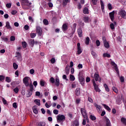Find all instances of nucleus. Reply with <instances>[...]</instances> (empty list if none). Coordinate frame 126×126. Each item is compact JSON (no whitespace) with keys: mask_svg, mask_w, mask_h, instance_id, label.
Returning a JSON list of instances; mask_svg holds the SVG:
<instances>
[{"mask_svg":"<svg viewBox=\"0 0 126 126\" xmlns=\"http://www.w3.org/2000/svg\"><path fill=\"white\" fill-rule=\"evenodd\" d=\"M22 3H29L28 0H22Z\"/></svg>","mask_w":126,"mask_h":126,"instance_id":"60","label":"nucleus"},{"mask_svg":"<svg viewBox=\"0 0 126 126\" xmlns=\"http://www.w3.org/2000/svg\"><path fill=\"white\" fill-rule=\"evenodd\" d=\"M90 80H91L90 77H87V78L86 79V82H87V83L90 82Z\"/></svg>","mask_w":126,"mask_h":126,"instance_id":"64","label":"nucleus"},{"mask_svg":"<svg viewBox=\"0 0 126 126\" xmlns=\"http://www.w3.org/2000/svg\"><path fill=\"white\" fill-rule=\"evenodd\" d=\"M77 54L78 55H80V54H81V53H82V49H81V47H80V43H78L77 44Z\"/></svg>","mask_w":126,"mask_h":126,"instance_id":"12","label":"nucleus"},{"mask_svg":"<svg viewBox=\"0 0 126 126\" xmlns=\"http://www.w3.org/2000/svg\"><path fill=\"white\" fill-rule=\"evenodd\" d=\"M34 102L35 103L37 106H41V102L40 99H35Z\"/></svg>","mask_w":126,"mask_h":126,"instance_id":"26","label":"nucleus"},{"mask_svg":"<svg viewBox=\"0 0 126 126\" xmlns=\"http://www.w3.org/2000/svg\"><path fill=\"white\" fill-rule=\"evenodd\" d=\"M13 91L15 92V93L17 94L19 91V89L17 87H16L15 89H14Z\"/></svg>","mask_w":126,"mask_h":126,"instance_id":"51","label":"nucleus"},{"mask_svg":"<svg viewBox=\"0 0 126 126\" xmlns=\"http://www.w3.org/2000/svg\"><path fill=\"white\" fill-rule=\"evenodd\" d=\"M5 81L6 82H8V83H9L11 82V79H10V77H6L5 78Z\"/></svg>","mask_w":126,"mask_h":126,"instance_id":"40","label":"nucleus"},{"mask_svg":"<svg viewBox=\"0 0 126 126\" xmlns=\"http://www.w3.org/2000/svg\"><path fill=\"white\" fill-rule=\"evenodd\" d=\"M102 40L104 43V46L106 48V49H109L110 48V45H109V42L107 41V39H106V37H103L102 38Z\"/></svg>","mask_w":126,"mask_h":126,"instance_id":"5","label":"nucleus"},{"mask_svg":"<svg viewBox=\"0 0 126 126\" xmlns=\"http://www.w3.org/2000/svg\"><path fill=\"white\" fill-rule=\"evenodd\" d=\"M104 87L105 89V91L107 92H110V89L109 88V87H108V85L106 84H104Z\"/></svg>","mask_w":126,"mask_h":126,"instance_id":"31","label":"nucleus"},{"mask_svg":"<svg viewBox=\"0 0 126 126\" xmlns=\"http://www.w3.org/2000/svg\"><path fill=\"white\" fill-rule=\"evenodd\" d=\"M45 82L44 81V80H41L40 81V86H42V87H44L45 86Z\"/></svg>","mask_w":126,"mask_h":126,"instance_id":"36","label":"nucleus"},{"mask_svg":"<svg viewBox=\"0 0 126 126\" xmlns=\"http://www.w3.org/2000/svg\"><path fill=\"white\" fill-rule=\"evenodd\" d=\"M90 119L92 120V121H95L96 117L94 115H91L90 116Z\"/></svg>","mask_w":126,"mask_h":126,"instance_id":"39","label":"nucleus"},{"mask_svg":"<svg viewBox=\"0 0 126 126\" xmlns=\"http://www.w3.org/2000/svg\"><path fill=\"white\" fill-rule=\"evenodd\" d=\"M76 96H79L80 95V88H77L76 89Z\"/></svg>","mask_w":126,"mask_h":126,"instance_id":"28","label":"nucleus"},{"mask_svg":"<svg viewBox=\"0 0 126 126\" xmlns=\"http://www.w3.org/2000/svg\"><path fill=\"white\" fill-rule=\"evenodd\" d=\"M94 106L96 108V109L97 112H98V113H100L101 112V111H102V106L97 104V103H94Z\"/></svg>","mask_w":126,"mask_h":126,"instance_id":"15","label":"nucleus"},{"mask_svg":"<svg viewBox=\"0 0 126 126\" xmlns=\"http://www.w3.org/2000/svg\"><path fill=\"white\" fill-rule=\"evenodd\" d=\"M55 81V85H56L57 87H59V86H60V79H59V78H56Z\"/></svg>","mask_w":126,"mask_h":126,"instance_id":"29","label":"nucleus"},{"mask_svg":"<svg viewBox=\"0 0 126 126\" xmlns=\"http://www.w3.org/2000/svg\"><path fill=\"white\" fill-rule=\"evenodd\" d=\"M44 95L45 97H47L49 95V93H50L49 92L46 91V90H44Z\"/></svg>","mask_w":126,"mask_h":126,"instance_id":"61","label":"nucleus"},{"mask_svg":"<svg viewBox=\"0 0 126 126\" xmlns=\"http://www.w3.org/2000/svg\"><path fill=\"white\" fill-rule=\"evenodd\" d=\"M70 69L69 68V65L68 64H67L65 68V73H66V74H67V75L69 74V70Z\"/></svg>","mask_w":126,"mask_h":126,"instance_id":"18","label":"nucleus"},{"mask_svg":"<svg viewBox=\"0 0 126 126\" xmlns=\"http://www.w3.org/2000/svg\"><path fill=\"white\" fill-rule=\"evenodd\" d=\"M2 101L4 105H6L7 104V101H6L4 98L2 99Z\"/></svg>","mask_w":126,"mask_h":126,"instance_id":"57","label":"nucleus"},{"mask_svg":"<svg viewBox=\"0 0 126 126\" xmlns=\"http://www.w3.org/2000/svg\"><path fill=\"white\" fill-rule=\"evenodd\" d=\"M93 84L94 90H95L96 92H101V90H100V89H99V85H96V82H95V80H94L93 81Z\"/></svg>","mask_w":126,"mask_h":126,"instance_id":"4","label":"nucleus"},{"mask_svg":"<svg viewBox=\"0 0 126 126\" xmlns=\"http://www.w3.org/2000/svg\"><path fill=\"white\" fill-rule=\"evenodd\" d=\"M97 1H98V0H92V2L94 5L97 4Z\"/></svg>","mask_w":126,"mask_h":126,"instance_id":"55","label":"nucleus"},{"mask_svg":"<svg viewBox=\"0 0 126 126\" xmlns=\"http://www.w3.org/2000/svg\"><path fill=\"white\" fill-rule=\"evenodd\" d=\"M120 80L121 83L125 82V78L124 76L120 77Z\"/></svg>","mask_w":126,"mask_h":126,"instance_id":"49","label":"nucleus"},{"mask_svg":"<svg viewBox=\"0 0 126 126\" xmlns=\"http://www.w3.org/2000/svg\"><path fill=\"white\" fill-rule=\"evenodd\" d=\"M29 86H30V90L32 91H33V90H34V86H33V84H32V83H31L30 85H29Z\"/></svg>","mask_w":126,"mask_h":126,"instance_id":"43","label":"nucleus"},{"mask_svg":"<svg viewBox=\"0 0 126 126\" xmlns=\"http://www.w3.org/2000/svg\"><path fill=\"white\" fill-rule=\"evenodd\" d=\"M13 66L14 69H17V68H18V65H17V64L15 63H13Z\"/></svg>","mask_w":126,"mask_h":126,"instance_id":"41","label":"nucleus"},{"mask_svg":"<svg viewBox=\"0 0 126 126\" xmlns=\"http://www.w3.org/2000/svg\"><path fill=\"white\" fill-rule=\"evenodd\" d=\"M22 47H23V48H24V49H25V48H26V47H27V43H26V42H25V41H23L22 42Z\"/></svg>","mask_w":126,"mask_h":126,"instance_id":"38","label":"nucleus"},{"mask_svg":"<svg viewBox=\"0 0 126 126\" xmlns=\"http://www.w3.org/2000/svg\"><path fill=\"white\" fill-rule=\"evenodd\" d=\"M43 24H44V25H48L49 21H48V20L44 19L43 20Z\"/></svg>","mask_w":126,"mask_h":126,"instance_id":"45","label":"nucleus"},{"mask_svg":"<svg viewBox=\"0 0 126 126\" xmlns=\"http://www.w3.org/2000/svg\"><path fill=\"white\" fill-rule=\"evenodd\" d=\"M23 82L26 86H29V77H25L23 79Z\"/></svg>","mask_w":126,"mask_h":126,"instance_id":"10","label":"nucleus"},{"mask_svg":"<svg viewBox=\"0 0 126 126\" xmlns=\"http://www.w3.org/2000/svg\"><path fill=\"white\" fill-rule=\"evenodd\" d=\"M6 7H7V8H10V7H11V3H7L6 4Z\"/></svg>","mask_w":126,"mask_h":126,"instance_id":"58","label":"nucleus"},{"mask_svg":"<svg viewBox=\"0 0 126 126\" xmlns=\"http://www.w3.org/2000/svg\"><path fill=\"white\" fill-rule=\"evenodd\" d=\"M78 35L80 38H81L83 34H82V29L81 27H79L77 29Z\"/></svg>","mask_w":126,"mask_h":126,"instance_id":"14","label":"nucleus"},{"mask_svg":"<svg viewBox=\"0 0 126 126\" xmlns=\"http://www.w3.org/2000/svg\"><path fill=\"white\" fill-rule=\"evenodd\" d=\"M5 27L7 29L9 30H11L12 29V28H11V26H10V24L8 21L6 22Z\"/></svg>","mask_w":126,"mask_h":126,"instance_id":"20","label":"nucleus"},{"mask_svg":"<svg viewBox=\"0 0 126 126\" xmlns=\"http://www.w3.org/2000/svg\"><path fill=\"white\" fill-rule=\"evenodd\" d=\"M46 126V123L44 122H40L38 123L37 126Z\"/></svg>","mask_w":126,"mask_h":126,"instance_id":"33","label":"nucleus"},{"mask_svg":"<svg viewBox=\"0 0 126 126\" xmlns=\"http://www.w3.org/2000/svg\"><path fill=\"white\" fill-rule=\"evenodd\" d=\"M57 121H59V122H63V121L65 120V116H64V115L59 114L57 117Z\"/></svg>","mask_w":126,"mask_h":126,"instance_id":"6","label":"nucleus"},{"mask_svg":"<svg viewBox=\"0 0 126 126\" xmlns=\"http://www.w3.org/2000/svg\"><path fill=\"white\" fill-rule=\"evenodd\" d=\"M31 37L33 39V38H35L36 37V33H32L30 34Z\"/></svg>","mask_w":126,"mask_h":126,"instance_id":"50","label":"nucleus"},{"mask_svg":"<svg viewBox=\"0 0 126 126\" xmlns=\"http://www.w3.org/2000/svg\"><path fill=\"white\" fill-rule=\"evenodd\" d=\"M94 76L95 81H99V82H101L102 79L100 78L99 74L94 73Z\"/></svg>","mask_w":126,"mask_h":126,"instance_id":"7","label":"nucleus"},{"mask_svg":"<svg viewBox=\"0 0 126 126\" xmlns=\"http://www.w3.org/2000/svg\"><path fill=\"white\" fill-rule=\"evenodd\" d=\"M95 44H96L97 47H99V46H100V45H101V43L100 42V41L99 40H96Z\"/></svg>","mask_w":126,"mask_h":126,"instance_id":"48","label":"nucleus"},{"mask_svg":"<svg viewBox=\"0 0 126 126\" xmlns=\"http://www.w3.org/2000/svg\"><path fill=\"white\" fill-rule=\"evenodd\" d=\"M50 81L51 83H55V79L54 78V77H52L50 78Z\"/></svg>","mask_w":126,"mask_h":126,"instance_id":"53","label":"nucleus"},{"mask_svg":"<svg viewBox=\"0 0 126 126\" xmlns=\"http://www.w3.org/2000/svg\"><path fill=\"white\" fill-rule=\"evenodd\" d=\"M81 113L84 119H86L87 123H89V118H88V115L87 114V112H86V110H85V108H81Z\"/></svg>","mask_w":126,"mask_h":126,"instance_id":"1","label":"nucleus"},{"mask_svg":"<svg viewBox=\"0 0 126 126\" xmlns=\"http://www.w3.org/2000/svg\"><path fill=\"white\" fill-rule=\"evenodd\" d=\"M83 20L85 23H88V21H89V17H84Z\"/></svg>","mask_w":126,"mask_h":126,"instance_id":"35","label":"nucleus"},{"mask_svg":"<svg viewBox=\"0 0 126 126\" xmlns=\"http://www.w3.org/2000/svg\"><path fill=\"white\" fill-rule=\"evenodd\" d=\"M70 2V0H63V3L62 4L63 7L66 6L67 4L68 3H69Z\"/></svg>","mask_w":126,"mask_h":126,"instance_id":"17","label":"nucleus"},{"mask_svg":"<svg viewBox=\"0 0 126 126\" xmlns=\"http://www.w3.org/2000/svg\"><path fill=\"white\" fill-rule=\"evenodd\" d=\"M105 126H112V124H111V121H110V120L107 117H105Z\"/></svg>","mask_w":126,"mask_h":126,"instance_id":"16","label":"nucleus"},{"mask_svg":"<svg viewBox=\"0 0 126 126\" xmlns=\"http://www.w3.org/2000/svg\"><path fill=\"white\" fill-rule=\"evenodd\" d=\"M16 55L17 56H16V57H18V58H21V54H20V52H17Z\"/></svg>","mask_w":126,"mask_h":126,"instance_id":"62","label":"nucleus"},{"mask_svg":"<svg viewBox=\"0 0 126 126\" xmlns=\"http://www.w3.org/2000/svg\"><path fill=\"white\" fill-rule=\"evenodd\" d=\"M110 27L111 30H114L115 29V25H114V24L112 23L110 25Z\"/></svg>","mask_w":126,"mask_h":126,"instance_id":"44","label":"nucleus"},{"mask_svg":"<svg viewBox=\"0 0 126 126\" xmlns=\"http://www.w3.org/2000/svg\"><path fill=\"white\" fill-rule=\"evenodd\" d=\"M109 17L112 22L115 20V11L109 13Z\"/></svg>","mask_w":126,"mask_h":126,"instance_id":"11","label":"nucleus"},{"mask_svg":"<svg viewBox=\"0 0 126 126\" xmlns=\"http://www.w3.org/2000/svg\"><path fill=\"white\" fill-rule=\"evenodd\" d=\"M119 14L122 17V18H124V19H126V12L125 10H120L119 12Z\"/></svg>","mask_w":126,"mask_h":126,"instance_id":"3","label":"nucleus"},{"mask_svg":"<svg viewBox=\"0 0 126 126\" xmlns=\"http://www.w3.org/2000/svg\"><path fill=\"white\" fill-rule=\"evenodd\" d=\"M1 39L2 41H4V42H6V43L8 42V38L6 36H2Z\"/></svg>","mask_w":126,"mask_h":126,"instance_id":"27","label":"nucleus"},{"mask_svg":"<svg viewBox=\"0 0 126 126\" xmlns=\"http://www.w3.org/2000/svg\"><path fill=\"white\" fill-rule=\"evenodd\" d=\"M79 80L82 86L84 85V83H85V79L84 78V77L83 76H79Z\"/></svg>","mask_w":126,"mask_h":126,"instance_id":"13","label":"nucleus"},{"mask_svg":"<svg viewBox=\"0 0 126 126\" xmlns=\"http://www.w3.org/2000/svg\"><path fill=\"white\" fill-rule=\"evenodd\" d=\"M110 64L114 66L115 71H116L119 77H120V71L119 70V68H118V65L113 61L110 62Z\"/></svg>","mask_w":126,"mask_h":126,"instance_id":"2","label":"nucleus"},{"mask_svg":"<svg viewBox=\"0 0 126 126\" xmlns=\"http://www.w3.org/2000/svg\"><path fill=\"white\" fill-rule=\"evenodd\" d=\"M102 105L104 107V108L106 109L107 111H108V112H111V109L110 108V107H109V106L105 104H102Z\"/></svg>","mask_w":126,"mask_h":126,"instance_id":"23","label":"nucleus"},{"mask_svg":"<svg viewBox=\"0 0 126 126\" xmlns=\"http://www.w3.org/2000/svg\"><path fill=\"white\" fill-rule=\"evenodd\" d=\"M69 80L70 81H74L75 80V77L73 75H70Z\"/></svg>","mask_w":126,"mask_h":126,"instance_id":"34","label":"nucleus"},{"mask_svg":"<svg viewBox=\"0 0 126 126\" xmlns=\"http://www.w3.org/2000/svg\"><path fill=\"white\" fill-rule=\"evenodd\" d=\"M100 5H101V10L102 11V12H104V2H103V1H102V0H100Z\"/></svg>","mask_w":126,"mask_h":126,"instance_id":"24","label":"nucleus"},{"mask_svg":"<svg viewBox=\"0 0 126 126\" xmlns=\"http://www.w3.org/2000/svg\"><path fill=\"white\" fill-rule=\"evenodd\" d=\"M34 72H35V70H34L33 69H31L30 70V73H31V74H34Z\"/></svg>","mask_w":126,"mask_h":126,"instance_id":"63","label":"nucleus"},{"mask_svg":"<svg viewBox=\"0 0 126 126\" xmlns=\"http://www.w3.org/2000/svg\"><path fill=\"white\" fill-rule=\"evenodd\" d=\"M53 113L55 115H58V114H59V110H57V109H54L53 110Z\"/></svg>","mask_w":126,"mask_h":126,"instance_id":"59","label":"nucleus"},{"mask_svg":"<svg viewBox=\"0 0 126 126\" xmlns=\"http://www.w3.org/2000/svg\"><path fill=\"white\" fill-rule=\"evenodd\" d=\"M113 91H114V92H115V93H118V89H117V88L116 87H113L112 88Z\"/></svg>","mask_w":126,"mask_h":126,"instance_id":"47","label":"nucleus"},{"mask_svg":"<svg viewBox=\"0 0 126 126\" xmlns=\"http://www.w3.org/2000/svg\"><path fill=\"white\" fill-rule=\"evenodd\" d=\"M10 40L11 42H13V41H15V36H11Z\"/></svg>","mask_w":126,"mask_h":126,"instance_id":"54","label":"nucleus"},{"mask_svg":"<svg viewBox=\"0 0 126 126\" xmlns=\"http://www.w3.org/2000/svg\"><path fill=\"white\" fill-rule=\"evenodd\" d=\"M91 53L94 58H96V57H97V54L94 51H92Z\"/></svg>","mask_w":126,"mask_h":126,"instance_id":"42","label":"nucleus"},{"mask_svg":"<svg viewBox=\"0 0 126 126\" xmlns=\"http://www.w3.org/2000/svg\"><path fill=\"white\" fill-rule=\"evenodd\" d=\"M50 62H51V63H52V64L55 63H56V59L52 58L51 59Z\"/></svg>","mask_w":126,"mask_h":126,"instance_id":"52","label":"nucleus"},{"mask_svg":"<svg viewBox=\"0 0 126 126\" xmlns=\"http://www.w3.org/2000/svg\"><path fill=\"white\" fill-rule=\"evenodd\" d=\"M36 33L38 34L39 36H42V34L43 33V31H42V29L41 27L37 26L36 28Z\"/></svg>","mask_w":126,"mask_h":126,"instance_id":"8","label":"nucleus"},{"mask_svg":"<svg viewBox=\"0 0 126 126\" xmlns=\"http://www.w3.org/2000/svg\"><path fill=\"white\" fill-rule=\"evenodd\" d=\"M5 79V77L2 75H0V81H3Z\"/></svg>","mask_w":126,"mask_h":126,"instance_id":"46","label":"nucleus"},{"mask_svg":"<svg viewBox=\"0 0 126 126\" xmlns=\"http://www.w3.org/2000/svg\"><path fill=\"white\" fill-rule=\"evenodd\" d=\"M121 123H122V124H123L124 125H125V126H126V119L122 117L121 119Z\"/></svg>","mask_w":126,"mask_h":126,"instance_id":"32","label":"nucleus"},{"mask_svg":"<svg viewBox=\"0 0 126 126\" xmlns=\"http://www.w3.org/2000/svg\"><path fill=\"white\" fill-rule=\"evenodd\" d=\"M103 58H111V55L108 53H104L103 54Z\"/></svg>","mask_w":126,"mask_h":126,"instance_id":"37","label":"nucleus"},{"mask_svg":"<svg viewBox=\"0 0 126 126\" xmlns=\"http://www.w3.org/2000/svg\"><path fill=\"white\" fill-rule=\"evenodd\" d=\"M90 42V38H89V37L87 36L86 38V40L85 41L86 45H89Z\"/></svg>","mask_w":126,"mask_h":126,"instance_id":"30","label":"nucleus"},{"mask_svg":"<svg viewBox=\"0 0 126 126\" xmlns=\"http://www.w3.org/2000/svg\"><path fill=\"white\" fill-rule=\"evenodd\" d=\"M83 11L84 14H88L89 13V10L88 9V8H87V7H85L83 9Z\"/></svg>","mask_w":126,"mask_h":126,"instance_id":"22","label":"nucleus"},{"mask_svg":"<svg viewBox=\"0 0 126 126\" xmlns=\"http://www.w3.org/2000/svg\"><path fill=\"white\" fill-rule=\"evenodd\" d=\"M79 126V122H78V120L77 119H75L73 122V126Z\"/></svg>","mask_w":126,"mask_h":126,"instance_id":"25","label":"nucleus"},{"mask_svg":"<svg viewBox=\"0 0 126 126\" xmlns=\"http://www.w3.org/2000/svg\"><path fill=\"white\" fill-rule=\"evenodd\" d=\"M32 94H33V91H31L29 90V91H28V93L26 94V97L27 98H29V97L31 96V95H32Z\"/></svg>","mask_w":126,"mask_h":126,"instance_id":"21","label":"nucleus"},{"mask_svg":"<svg viewBox=\"0 0 126 126\" xmlns=\"http://www.w3.org/2000/svg\"><path fill=\"white\" fill-rule=\"evenodd\" d=\"M28 42L31 48H34V45H35V40L34 39H29Z\"/></svg>","mask_w":126,"mask_h":126,"instance_id":"9","label":"nucleus"},{"mask_svg":"<svg viewBox=\"0 0 126 126\" xmlns=\"http://www.w3.org/2000/svg\"><path fill=\"white\" fill-rule=\"evenodd\" d=\"M108 6V8L109 9V10H112V4H111V3H108L107 5Z\"/></svg>","mask_w":126,"mask_h":126,"instance_id":"56","label":"nucleus"},{"mask_svg":"<svg viewBox=\"0 0 126 126\" xmlns=\"http://www.w3.org/2000/svg\"><path fill=\"white\" fill-rule=\"evenodd\" d=\"M68 29V27H67V24H63L62 26V30L63 31H66Z\"/></svg>","mask_w":126,"mask_h":126,"instance_id":"19","label":"nucleus"}]
</instances>
